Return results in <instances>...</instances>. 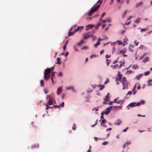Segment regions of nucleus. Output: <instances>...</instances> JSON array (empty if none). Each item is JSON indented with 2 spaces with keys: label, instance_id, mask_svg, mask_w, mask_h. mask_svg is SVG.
Instances as JSON below:
<instances>
[{
  "label": "nucleus",
  "instance_id": "obj_48",
  "mask_svg": "<svg viewBox=\"0 0 152 152\" xmlns=\"http://www.w3.org/2000/svg\"><path fill=\"white\" fill-rule=\"evenodd\" d=\"M141 104V103L140 102H139L137 104H135V106H139Z\"/></svg>",
  "mask_w": 152,
  "mask_h": 152
},
{
  "label": "nucleus",
  "instance_id": "obj_47",
  "mask_svg": "<svg viewBox=\"0 0 152 152\" xmlns=\"http://www.w3.org/2000/svg\"><path fill=\"white\" fill-rule=\"evenodd\" d=\"M104 112H102L101 113V114L102 115L101 116V118H104L103 117V115L104 114Z\"/></svg>",
  "mask_w": 152,
  "mask_h": 152
},
{
  "label": "nucleus",
  "instance_id": "obj_54",
  "mask_svg": "<svg viewBox=\"0 0 152 152\" xmlns=\"http://www.w3.org/2000/svg\"><path fill=\"white\" fill-rule=\"evenodd\" d=\"M144 46L143 45H141L140 46V49H142L144 48Z\"/></svg>",
  "mask_w": 152,
  "mask_h": 152
},
{
  "label": "nucleus",
  "instance_id": "obj_31",
  "mask_svg": "<svg viewBox=\"0 0 152 152\" xmlns=\"http://www.w3.org/2000/svg\"><path fill=\"white\" fill-rule=\"evenodd\" d=\"M118 104L120 103L121 104H123L124 102L123 100H120L119 101L116 102Z\"/></svg>",
  "mask_w": 152,
  "mask_h": 152
},
{
  "label": "nucleus",
  "instance_id": "obj_41",
  "mask_svg": "<svg viewBox=\"0 0 152 152\" xmlns=\"http://www.w3.org/2000/svg\"><path fill=\"white\" fill-rule=\"evenodd\" d=\"M101 121L102 122L100 123V124H102V123L104 124L106 122V120L105 119L102 120Z\"/></svg>",
  "mask_w": 152,
  "mask_h": 152
},
{
  "label": "nucleus",
  "instance_id": "obj_57",
  "mask_svg": "<svg viewBox=\"0 0 152 152\" xmlns=\"http://www.w3.org/2000/svg\"><path fill=\"white\" fill-rule=\"evenodd\" d=\"M94 110H95L96 111H97L98 110V108H94L92 109L93 111H94Z\"/></svg>",
  "mask_w": 152,
  "mask_h": 152
},
{
  "label": "nucleus",
  "instance_id": "obj_46",
  "mask_svg": "<svg viewBox=\"0 0 152 152\" xmlns=\"http://www.w3.org/2000/svg\"><path fill=\"white\" fill-rule=\"evenodd\" d=\"M129 129V127H127L125 129L123 130L122 131V132H126L127 131V129Z\"/></svg>",
  "mask_w": 152,
  "mask_h": 152
},
{
  "label": "nucleus",
  "instance_id": "obj_29",
  "mask_svg": "<svg viewBox=\"0 0 152 152\" xmlns=\"http://www.w3.org/2000/svg\"><path fill=\"white\" fill-rule=\"evenodd\" d=\"M41 85L43 86H44V82L43 80H41L40 81Z\"/></svg>",
  "mask_w": 152,
  "mask_h": 152
},
{
  "label": "nucleus",
  "instance_id": "obj_53",
  "mask_svg": "<svg viewBox=\"0 0 152 152\" xmlns=\"http://www.w3.org/2000/svg\"><path fill=\"white\" fill-rule=\"evenodd\" d=\"M132 73V71L131 70H128L127 72V73H128L129 74H130Z\"/></svg>",
  "mask_w": 152,
  "mask_h": 152
},
{
  "label": "nucleus",
  "instance_id": "obj_18",
  "mask_svg": "<svg viewBox=\"0 0 152 152\" xmlns=\"http://www.w3.org/2000/svg\"><path fill=\"white\" fill-rule=\"evenodd\" d=\"M75 32H75V31L74 32H69L68 36H71L73 35L74 34H75Z\"/></svg>",
  "mask_w": 152,
  "mask_h": 152
},
{
  "label": "nucleus",
  "instance_id": "obj_55",
  "mask_svg": "<svg viewBox=\"0 0 152 152\" xmlns=\"http://www.w3.org/2000/svg\"><path fill=\"white\" fill-rule=\"evenodd\" d=\"M55 74V72H52L51 73V76L52 77H53L54 76Z\"/></svg>",
  "mask_w": 152,
  "mask_h": 152
},
{
  "label": "nucleus",
  "instance_id": "obj_60",
  "mask_svg": "<svg viewBox=\"0 0 152 152\" xmlns=\"http://www.w3.org/2000/svg\"><path fill=\"white\" fill-rule=\"evenodd\" d=\"M66 48V45H65L63 47V49H64V51H65V50Z\"/></svg>",
  "mask_w": 152,
  "mask_h": 152
},
{
  "label": "nucleus",
  "instance_id": "obj_6",
  "mask_svg": "<svg viewBox=\"0 0 152 152\" xmlns=\"http://www.w3.org/2000/svg\"><path fill=\"white\" fill-rule=\"evenodd\" d=\"M112 108V106H110V107L107 108L104 111H103V112H104V114H106V115H107L108 113H109L111 110V108Z\"/></svg>",
  "mask_w": 152,
  "mask_h": 152
},
{
  "label": "nucleus",
  "instance_id": "obj_2",
  "mask_svg": "<svg viewBox=\"0 0 152 152\" xmlns=\"http://www.w3.org/2000/svg\"><path fill=\"white\" fill-rule=\"evenodd\" d=\"M103 0H99L97 3L90 10L87 14L88 16H91L92 14L96 11L99 8Z\"/></svg>",
  "mask_w": 152,
  "mask_h": 152
},
{
  "label": "nucleus",
  "instance_id": "obj_15",
  "mask_svg": "<svg viewBox=\"0 0 152 152\" xmlns=\"http://www.w3.org/2000/svg\"><path fill=\"white\" fill-rule=\"evenodd\" d=\"M129 106L131 107H134L135 106V103L133 102V103H130L129 104Z\"/></svg>",
  "mask_w": 152,
  "mask_h": 152
},
{
  "label": "nucleus",
  "instance_id": "obj_21",
  "mask_svg": "<svg viewBox=\"0 0 152 152\" xmlns=\"http://www.w3.org/2000/svg\"><path fill=\"white\" fill-rule=\"evenodd\" d=\"M142 74H140L138 75H137L136 78H137V80H139L142 77Z\"/></svg>",
  "mask_w": 152,
  "mask_h": 152
},
{
  "label": "nucleus",
  "instance_id": "obj_13",
  "mask_svg": "<svg viewBox=\"0 0 152 152\" xmlns=\"http://www.w3.org/2000/svg\"><path fill=\"white\" fill-rule=\"evenodd\" d=\"M84 42V41L83 39L81 40L80 42L77 44V45L78 46H80Z\"/></svg>",
  "mask_w": 152,
  "mask_h": 152
},
{
  "label": "nucleus",
  "instance_id": "obj_28",
  "mask_svg": "<svg viewBox=\"0 0 152 152\" xmlns=\"http://www.w3.org/2000/svg\"><path fill=\"white\" fill-rule=\"evenodd\" d=\"M140 18H138L136 19V20L135 21V22L136 23H138L140 22Z\"/></svg>",
  "mask_w": 152,
  "mask_h": 152
},
{
  "label": "nucleus",
  "instance_id": "obj_61",
  "mask_svg": "<svg viewBox=\"0 0 152 152\" xmlns=\"http://www.w3.org/2000/svg\"><path fill=\"white\" fill-rule=\"evenodd\" d=\"M91 148V147L90 145V147L89 148V149L87 151V152H91L90 150V149Z\"/></svg>",
  "mask_w": 152,
  "mask_h": 152
},
{
  "label": "nucleus",
  "instance_id": "obj_40",
  "mask_svg": "<svg viewBox=\"0 0 152 152\" xmlns=\"http://www.w3.org/2000/svg\"><path fill=\"white\" fill-rule=\"evenodd\" d=\"M101 25V23H98L96 26V28L97 29L98 27Z\"/></svg>",
  "mask_w": 152,
  "mask_h": 152
},
{
  "label": "nucleus",
  "instance_id": "obj_19",
  "mask_svg": "<svg viewBox=\"0 0 152 152\" xmlns=\"http://www.w3.org/2000/svg\"><path fill=\"white\" fill-rule=\"evenodd\" d=\"M83 28L82 26L80 27V26H78L77 27V28L75 30V32H77L78 31H79L82 28Z\"/></svg>",
  "mask_w": 152,
  "mask_h": 152
},
{
  "label": "nucleus",
  "instance_id": "obj_22",
  "mask_svg": "<svg viewBox=\"0 0 152 152\" xmlns=\"http://www.w3.org/2000/svg\"><path fill=\"white\" fill-rule=\"evenodd\" d=\"M38 147H39L38 145L37 144H36L33 145L32 146V148H37Z\"/></svg>",
  "mask_w": 152,
  "mask_h": 152
},
{
  "label": "nucleus",
  "instance_id": "obj_33",
  "mask_svg": "<svg viewBox=\"0 0 152 152\" xmlns=\"http://www.w3.org/2000/svg\"><path fill=\"white\" fill-rule=\"evenodd\" d=\"M150 73V72L149 71L146 72L144 74V75L145 76H147V75H148Z\"/></svg>",
  "mask_w": 152,
  "mask_h": 152
},
{
  "label": "nucleus",
  "instance_id": "obj_49",
  "mask_svg": "<svg viewBox=\"0 0 152 152\" xmlns=\"http://www.w3.org/2000/svg\"><path fill=\"white\" fill-rule=\"evenodd\" d=\"M118 59H117L116 60H115L114 61L113 63V64H115L118 62Z\"/></svg>",
  "mask_w": 152,
  "mask_h": 152
},
{
  "label": "nucleus",
  "instance_id": "obj_63",
  "mask_svg": "<svg viewBox=\"0 0 152 152\" xmlns=\"http://www.w3.org/2000/svg\"><path fill=\"white\" fill-rule=\"evenodd\" d=\"M64 102H62L61 104V106L62 107H64Z\"/></svg>",
  "mask_w": 152,
  "mask_h": 152
},
{
  "label": "nucleus",
  "instance_id": "obj_11",
  "mask_svg": "<svg viewBox=\"0 0 152 152\" xmlns=\"http://www.w3.org/2000/svg\"><path fill=\"white\" fill-rule=\"evenodd\" d=\"M127 10H126L124 11L123 13L122 14V17L123 18H125L126 14L127 12Z\"/></svg>",
  "mask_w": 152,
  "mask_h": 152
},
{
  "label": "nucleus",
  "instance_id": "obj_7",
  "mask_svg": "<svg viewBox=\"0 0 152 152\" xmlns=\"http://www.w3.org/2000/svg\"><path fill=\"white\" fill-rule=\"evenodd\" d=\"M109 95V93H108L106 96H105V98L104 99V101L103 102V104H107V103L106 102H107L109 101V97L108 96Z\"/></svg>",
  "mask_w": 152,
  "mask_h": 152
},
{
  "label": "nucleus",
  "instance_id": "obj_37",
  "mask_svg": "<svg viewBox=\"0 0 152 152\" xmlns=\"http://www.w3.org/2000/svg\"><path fill=\"white\" fill-rule=\"evenodd\" d=\"M76 128V126L75 124H74L72 127V129L73 130H75Z\"/></svg>",
  "mask_w": 152,
  "mask_h": 152
},
{
  "label": "nucleus",
  "instance_id": "obj_30",
  "mask_svg": "<svg viewBox=\"0 0 152 152\" xmlns=\"http://www.w3.org/2000/svg\"><path fill=\"white\" fill-rule=\"evenodd\" d=\"M106 64H107V65L108 66L109 65V63H110V60H109L108 59H106Z\"/></svg>",
  "mask_w": 152,
  "mask_h": 152
},
{
  "label": "nucleus",
  "instance_id": "obj_9",
  "mask_svg": "<svg viewBox=\"0 0 152 152\" xmlns=\"http://www.w3.org/2000/svg\"><path fill=\"white\" fill-rule=\"evenodd\" d=\"M62 87H59L57 90V93L58 95H59L61 91Z\"/></svg>",
  "mask_w": 152,
  "mask_h": 152
},
{
  "label": "nucleus",
  "instance_id": "obj_16",
  "mask_svg": "<svg viewBox=\"0 0 152 152\" xmlns=\"http://www.w3.org/2000/svg\"><path fill=\"white\" fill-rule=\"evenodd\" d=\"M66 89L67 90H69V89H72V91L74 92H75V90L73 88V87H72V86H71V87H66Z\"/></svg>",
  "mask_w": 152,
  "mask_h": 152
},
{
  "label": "nucleus",
  "instance_id": "obj_62",
  "mask_svg": "<svg viewBox=\"0 0 152 152\" xmlns=\"http://www.w3.org/2000/svg\"><path fill=\"white\" fill-rule=\"evenodd\" d=\"M94 138L95 141H97V139H98L97 137H94Z\"/></svg>",
  "mask_w": 152,
  "mask_h": 152
},
{
  "label": "nucleus",
  "instance_id": "obj_58",
  "mask_svg": "<svg viewBox=\"0 0 152 152\" xmlns=\"http://www.w3.org/2000/svg\"><path fill=\"white\" fill-rule=\"evenodd\" d=\"M141 103H140L141 104H144L145 102V101L144 100H141Z\"/></svg>",
  "mask_w": 152,
  "mask_h": 152
},
{
  "label": "nucleus",
  "instance_id": "obj_23",
  "mask_svg": "<svg viewBox=\"0 0 152 152\" xmlns=\"http://www.w3.org/2000/svg\"><path fill=\"white\" fill-rule=\"evenodd\" d=\"M99 87H101L100 89H99V90H102L104 88V86L103 85H99L98 86Z\"/></svg>",
  "mask_w": 152,
  "mask_h": 152
},
{
  "label": "nucleus",
  "instance_id": "obj_43",
  "mask_svg": "<svg viewBox=\"0 0 152 152\" xmlns=\"http://www.w3.org/2000/svg\"><path fill=\"white\" fill-rule=\"evenodd\" d=\"M44 92L45 94H47L48 92V91L47 89L45 88L44 89Z\"/></svg>",
  "mask_w": 152,
  "mask_h": 152
},
{
  "label": "nucleus",
  "instance_id": "obj_17",
  "mask_svg": "<svg viewBox=\"0 0 152 152\" xmlns=\"http://www.w3.org/2000/svg\"><path fill=\"white\" fill-rule=\"evenodd\" d=\"M118 76V78L119 79V80L121 82L122 80V74Z\"/></svg>",
  "mask_w": 152,
  "mask_h": 152
},
{
  "label": "nucleus",
  "instance_id": "obj_45",
  "mask_svg": "<svg viewBox=\"0 0 152 152\" xmlns=\"http://www.w3.org/2000/svg\"><path fill=\"white\" fill-rule=\"evenodd\" d=\"M132 91H129L128 92L126 95H129V94L130 95H131L132 94Z\"/></svg>",
  "mask_w": 152,
  "mask_h": 152
},
{
  "label": "nucleus",
  "instance_id": "obj_12",
  "mask_svg": "<svg viewBox=\"0 0 152 152\" xmlns=\"http://www.w3.org/2000/svg\"><path fill=\"white\" fill-rule=\"evenodd\" d=\"M143 4V2L142 1H140L139 3H137L136 4V7H138L140 6H141Z\"/></svg>",
  "mask_w": 152,
  "mask_h": 152
},
{
  "label": "nucleus",
  "instance_id": "obj_59",
  "mask_svg": "<svg viewBox=\"0 0 152 152\" xmlns=\"http://www.w3.org/2000/svg\"><path fill=\"white\" fill-rule=\"evenodd\" d=\"M110 55H106L105 56V57L107 58H110Z\"/></svg>",
  "mask_w": 152,
  "mask_h": 152
},
{
  "label": "nucleus",
  "instance_id": "obj_38",
  "mask_svg": "<svg viewBox=\"0 0 152 152\" xmlns=\"http://www.w3.org/2000/svg\"><path fill=\"white\" fill-rule=\"evenodd\" d=\"M88 48V47L87 46H85L82 47L81 48L82 50H85Z\"/></svg>",
  "mask_w": 152,
  "mask_h": 152
},
{
  "label": "nucleus",
  "instance_id": "obj_4",
  "mask_svg": "<svg viewBox=\"0 0 152 152\" xmlns=\"http://www.w3.org/2000/svg\"><path fill=\"white\" fill-rule=\"evenodd\" d=\"M121 82L123 84V89L124 90L125 88L127 89L128 83L127 82L126 78L125 77H123L122 78V80Z\"/></svg>",
  "mask_w": 152,
  "mask_h": 152
},
{
  "label": "nucleus",
  "instance_id": "obj_32",
  "mask_svg": "<svg viewBox=\"0 0 152 152\" xmlns=\"http://www.w3.org/2000/svg\"><path fill=\"white\" fill-rule=\"evenodd\" d=\"M125 51L123 50H120L119 51V53L121 54H124L125 53Z\"/></svg>",
  "mask_w": 152,
  "mask_h": 152
},
{
  "label": "nucleus",
  "instance_id": "obj_39",
  "mask_svg": "<svg viewBox=\"0 0 152 152\" xmlns=\"http://www.w3.org/2000/svg\"><path fill=\"white\" fill-rule=\"evenodd\" d=\"M134 43L135 45L136 46H137L138 45V44H139V42H137V41L136 40H135L134 41Z\"/></svg>",
  "mask_w": 152,
  "mask_h": 152
},
{
  "label": "nucleus",
  "instance_id": "obj_64",
  "mask_svg": "<svg viewBox=\"0 0 152 152\" xmlns=\"http://www.w3.org/2000/svg\"><path fill=\"white\" fill-rule=\"evenodd\" d=\"M101 21H102V23H106V21H106V20H101Z\"/></svg>",
  "mask_w": 152,
  "mask_h": 152
},
{
  "label": "nucleus",
  "instance_id": "obj_25",
  "mask_svg": "<svg viewBox=\"0 0 152 152\" xmlns=\"http://www.w3.org/2000/svg\"><path fill=\"white\" fill-rule=\"evenodd\" d=\"M122 122V121L121 120L119 119L117 120L115 124H121Z\"/></svg>",
  "mask_w": 152,
  "mask_h": 152
},
{
  "label": "nucleus",
  "instance_id": "obj_3",
  "mask_svg": "<svg viewBox=\"0 0 152 152\" xmlns=\"http://www.w3.org/2000/svg\"><path fill=\"white\" fill-rule=\"evenodd\" d=\"M51 73L50 70L49 68H47L45 70L44 78L45 80H47L48 79Z\"/></svg>",
  "mask_w": 152,
  "mask_h": 152
},
{
  "label": "nucleus",
  "instance_id": "obj_42",
  "mask_svg": "<svg viewBox=\"0 0 152 152\" xmlns=\"http://www.w3.org/2000/svg\"><path fill=\"white\" fill-rule=\"evenodd\" d=\"M46 110H48L50 108V106H48V104H46Z\"/></svg>",
  "mask_w": 152,
  "mask_h": 152
},
{
  "label": "nucleus",
  "instance_id": "obj_20",
  "mask_svg": "<svg viewBox=\"0 0 152 152\" xmlns=\"http://www.w3.org/2000/svg\"><path fill=\"white\" fill-rule=\"evenodd\" d=\"M116 42H118V44L119 45H122V44H123V43L121 41H120L119 40H117V41L116 42H115L114 43H115Z\"/></svg>",
  "mask_w": 152,
  "mask_h": 152
},
{
  "label": "nucleus",
  "instance_id": "obj_8",
  "mask_svg": "<svg viewBox=\"0 0 152 152\" xmlns=\"http://www.w3.org/2000/svg\"><path fill=\"white\" fill-rule=\"evenodd\" d=\"M120 64L118 66V67L119 68H121L122 66H124V64L125 63V61L124 60H123L119 62Z\"/></svg>",
  "mask_w": 152,
  "mask_h": 152
},
{
  "label": "nucleus",
  "instance_id": "obj_34",
  "mask_svg": "<svg viewBox=\"0 0 152 152\" xmlns=\"http://www.w3.org/2000/svg\"><path fill=\"white\" fill-rule=\"evenodd\" d=\"M108 142L107 141H104L103 143H102V144L103 145H106L107 144H108Z\"/></svg>",
  "mask_w": 152,
  "mask_h": 152
},
{
  "label": "nucleus",
  "instance_id": "obj_50",
  "mask_svg": "<svg viewBox=\"0 0 152 152\" xmlns=\"http://www.w3.org/2000/svg\"><path fill=\"white\" fill-rule=\"evenodd\" d=\"M96 57V55H91L90 57V58H92L93 57Z\"/></svg>",
  "mask_w": 152,
  "mask_h": 152
},
{
  "label": "nucleus",
  "instance_id": "obj_24",
  "mask_svg": "<svg viewBox=\"0 0 152 152\" xmlns=\"http://www.w3.org/2000/svg\"><path fill=\"white\" fill-rule=\"evenodd\" d=\"M56 61H57V62H56V64H60V62L59 61H60V58L59 57H57V59H56Z\"/></svg>",
  "mask_w": 152,
  "mask_h": 152
},
{
  "label": "nucleus",
  "instance_id": "obj_5",
  "mask_svg": "<svg viewBox=\"0 0 152 152\" xmlns=\"http://www.w3.org/2000/svg\"><path fill=\"white\" fill-rule=\"evenodd\" d=\"M94 33V31H92L91 32L88 33H87L84 34V35L85 37L84 38V39H86L88 38L90 36H93V40L95 38V37L94 36H93V34Z\"/></svg>",
  "mask_w": 152,
  "mask_h": 152
},
{
  "label": "nucleus",
  "instance_id": "obj_1",
  "mask_svg": "<svg viewBox=\"0 0 152 152\" xmlns=\"http://www.w3.org/2000/svg\"><path fill=\"white\" fill-rule=\"evenodd\" d=\"M103 0H99L97 3L90 10L87 14L88 16H91L92 14L96 11L99 8Z\"/></svg>",
  "mask_w": 152,
  "mask_h": 152
},
{
  "label": "nucleus",
  "instance_id": "obj_51",
  "mask_svg": "<svg viewBox=\"0 0 152 152\" xmlns=\"http://www.w3.org/2000/svg\"><path fill=\"white\" fill-rule=\"evenodd\" d=\"M131 142L130 141H127L126 142L125 144L126 145H129L131 144Z\"/></svg>",
  "mask_w": 152,
  "mask_h": 152
},
{
  "label": "nucleus",
  "instance_id": "obj_35",
  "mask_svg": "<svg viewBox=\"0 0 152 152\" xmlns=\"http://www.w3.org/2000/svg\"><path fill=\"white\" fill-rule=\"evenodd\" d=\"M99 41H98L94 45V46L96 48L99 45Z\"/></svg>",
  "mask_w": 152,
  "mask_h": 152
},
{
  "label": "nucleus",
  "instance_id": "obj_26",
  "mask_svg": "<svg viewBox=\"0 0 152 152\" xmlns=\"http://www.w3.org/2000/svg\"><path fill=\"white\" fill-rule=\"evenodd\" d=\"M93 26V25H89L87 26L86 27L88 28L86 29H90Z\"/></svg>",
  "mask_w": 152,
  "mask_h": 152
},
{
  "label": "nucleus",
  "instance_id": "obj_44",
  "mask_svg": "<svg viewBox=\"0 0 152 152\" xmlns=\"http://www.w3.org/2000/svg\"><path fill=\"white\" fill-rule=\"evenodd\" d=\"M58 75L59 76H62V74L61 72H60L58 73Z\"/></svg>",
  "mask_w": 152,
  "mask_h": 152
},
{
  "label": "nucleus",
  "instance_id": "obj_36",
  "mask_svg": "<svg viewBox=\"0 0 152 152\" xmlns=\"http://www.w3.org/2000/svg\"><path fill=\"white\" fill-rule=\"evenodd\" d=\"M106 15L105 12H104L101 15V18H100V20H101L102 18V17H103L105 15Z\"/></svg>",
  "mask_w": 152,
  "mask_h": 152
},
{
  "label": "nucleus",
  "instance_id": "obj_14",
  "mask_svg": "<svg viewBox=\"0 0 152 152\" xmlns=\"http://www.w3.org/2000/svg\"><path fill=\"white\" fill-rule=\"evenodd\" d=\"M53 101L52 99H50L48 101V105H51L53 104Z\"/></svg>",
  "mask_w": 152,
  "mask_h": 152
},
{
  "label": "nucleus",
  "instance_id": "obj_56",
  "mask_svg": "<svg viewBox=\"0 0 152 152\" xmlns=\"http://www.w3.org/2000/svg\"><path fill=\"white\" fill-rule=\"evenodd\" d=\"M109 79L108 78H107L106 81H105V82L104 83V84H106L109 81Z\"/></svg>",
  "mask_w": 152,
  "mask_h": 152
},
{
  "label": "nucleus",
  "instance_id": "obj_52",
  "mask_svg": "<svg viewBox=\"0 0 152 152\" xmlns=\"http://www.w3.org/2000/svg\"><path fill=\"white\" fill-rule=\"evenodd\" d=\"M49 69H50V72H51L54 69V67L53 66L51 67V68H49Z\"/></svg>",
  "mask_w": 152,
  "mask_h": 152
},
{
  "label": "nucleus",
  "instance_id": "obj_10",
  "mask_svg": "<svg viewBox=\"0 0 152 152\" xmlns=\"http://www.w3.org/2000/svg\"><path fill=\"white\" fill-rule=\"evenodd\" d=\"M119 65H118V64H115V65H111V66L112 68V69H115L116 68H118L120 69V68H119L118 67V66Z\"/></svg>",
  "mask_w": 152,
  "mask_h": 152
},
{
  "label": "nucleus",
  "instance_id": "obj_27",
  "mask_svg": "<svg viewBox=\"0 0 152 152\" xmlns=\"http://www.w3.org/2000/svg\"><path fill=\"white\" fill-rule=\"evenodd\" d=\"M106 22H108L110 23L111 22V19L110 18H108L106 19Z\"/></svg>",
  "mask_w": 152,
  "mask_h": 152
}]
</instances>
